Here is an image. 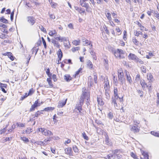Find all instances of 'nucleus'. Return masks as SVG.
<instances>
[{"instance_id": "f257e3e1", "label": "nucleus", "mask_w": 159, "mask_h": 159, "mask_svg": "<svg viewBox=\"0 0 159 159\" xmlns=\"http://www.w3.org/2000/svg\"><path fill=\"white\" fill-rule=\"evenodd\" d=\"M114 97L112 98L111 103L113 105L116 109H120V106L123 104V97H119L118 93V89L116 87H114Z\"/></svg>"}, {"instance_id": "f03ea898", "label": "nucleus", "mask_w": 159, "mask_h": 159, "mask_svg": "<svg viewBox=\"0 0 159 159\" xmlns=\"http://www.w3.org/2000/svg\"><path fill=\"white\" fill-rule=\"evenodd\" d=\"M82 90V93L80 97L79 101L80 102L84 104L85 99H86L88 101L90 100V92H87L85 87L83 88Z\"/></svg>"}, {"instance_id": "7ed1b4c3", "label": "nucleus", "mask_w": 159, "mask_h": 159, "mask_svg": "<svg viewBox=\"0 0 159 159\" xmlns=\"http://www.w3.org/2000/svg\"><path fill=\"white\" fill-rule=\"evenodd\" d=\"M125 51L118 48L114 51L113 54L116 58L122 59L125 58Z\"/></svg>"}, {"instance_id": "20e7f679", "label": "nucleus", "mask_w": 159, "mask_h": 159, "mask_svg": "<svg viewBox=\"0 0 159 159\" xmlns=\"http://www.w3.org/2000/svg\"><path fill=\"white\" fill-rule=\"evenodd\" d=\"M117 76L119 81L121 82V84H125V80L124 78V74L122 69L120 68L117 70Z\"/></svg>"}, {"instance_id": "39448f33", "label": "nucleus", "mask_w": 159, "mask_h": 159, "mask_svg": "<svg viewBox=\"0 0 159 159\" xmlns=\"http://www.w3.org/2000/svg\"><path fill=\"white\" fill-rule=\"evenodd\" d=\"M140 84L143 89L144 90L147 88L149 91L152 89V84L150 83H146L144 80L142 79L140 80Z\"/></svg>"}, {"instance_id": "423d86ee", "label": "nucleus", "mask_w": 159, "mask_h": 159, "mask_svg": "<svg viewBox=\"0 0 159 159\" xmlns=\"http://www.w3.org/2000/svg\"><path fill=\"white\" fill-rule=\"evenodd\" d=\"M104 83V89L105 91V93L106 94L107 93L108 94V97L109 98L110 97V95L109 93V92L110 90V87L108 79L107 78L105 79Z\"/></svg>"}, {"instance_id": "0eeeda50", "label": "nucleus", "mask_w": 159, "mask_h": 159, "mask_svg": "<svg viewBox=\"0 0 159 159\" xmlns=\"http://www.w3.org/2000/svg\"><path fill=\"white\" fill-rule=\"evenodd\" d=\"M105 14L106 17H107V19L109 21V22L110 23V25L112 27L115 26V24L112 21V18L111 17V14L109 12V11H106L105 13Z\"/></svg>"}, {"instance_id": "6e6552de", "label": "nucleus", "mask_w": 159, "mask_h": 159, "mask_svg": "<svg viewBox=\"0 0 159 159\" xmlns=\"http://www.w3.org/2000/svg\"><path fill=\"white\" fill-rule=\"evenodd\" d=\"M42 134L45 136H50L53 135L52 132L46 129L40 128Z\"/></svg>"}, {"instance_id": "1a4fd4ad", "label": "nucleus", "mask_w": 159, "mask_h": 159, "mask_svg": "<svg viewBox=\"0 0 159 159\" xmlns=\"http://www.w3.org/2000/svg\"><path fill=\"white\" fill-rule=\"evenodd\" d=\"M97 101L98 105L100 106H102L104 104V102L103 100L102 96L101 95L97 96Z\"/></svg>"}, {"instance_id": "9d476101", "label": "nucleus", "mask_w": 159, "mask_h": 159, "mask_svg": "<svg viewBox=\"0 0 159 159\" xmlns=\"http://www.w3.org/2000/svg\"><path fill=\"white\" fill-rule=\"evenodd\" d=\"M39 106V100L37 99L32 105L30 108V109L29 111L30 112L33 111L35 110V109Z\"/></svg>"}, {"instance_id": "9b49d317", "label": "nucleus", "mask_w": 159, "mask_h": 159, "mask_svg": "<svg viewBox=\"0 0 159 159\" xmlns=\"http://www.w3.org/2000/svg\"><path fill=\"white\" fill-rule=\"evenodd\" d=\"M82 41L84 43V46L91 45L92 47L93 46L92 42L88 39L85 37H83L82 39Z\"/></svg>"}, {"instance_id": "f8f14e48", "label": "nucleus", "mask_w": 159, "mask_h": 159, "mask_svg": "<svg viewBox=\"0 0 159 159\" xmlns=\"http://www.w3.org/2000/svg\"><path fill=\"white\" fill-rule=\"evenodd\" d=\"M130 130L134 133H136L139 132L140 130V127L139 125H133L131 129Z\"/></svg>"}, {"instance_id": "ddd939ff", "label": "nucleus", "mask_w": 159, "mask_h": 159, "mask_svg": "<svg viewBox=\"0 0 159 159\" xmlns=\"http://www.w3.org/2000/svg\"><path fill=\"white\" fill-rule=\"evenodd\" d=\"M125 76L127 81L129 84H131L132 82V80L129 72L125 70Z\"/></svg>"}, {"instance_id": "4468645a", "label": "nucleus", "mask_w": 159, "mask_h": 159, "mask_svg": "<svg viewBox=\"0 0 159 159\" xmlns=\"http://www.w3.org/2000/svg\"><path fill=\"white\" fill-rule=\"evenodd\" d=\"M111 15L114 18V21L115 23H117L118 24L120 23V20L116 18V16H117V14L116 12L113 11L111 12Z\"/></svg>"}, {"instance_id": "2eb2a0df", "label": "nucleus", "mask_w": 159, "mask_h": 159, "mask_svg": "<svg viewBox=\"0 0 159 159\" xmlns=\"http://www.w3.org/2000/svg\"><path fill=\"white\" fill-rule=\"evenodd\" d=\"M138 27L140 28V30L141 31H143L144 30L145 31H147L148 30L143 26L141 23H140L139 21L137 20L134 22Z\"/></svg>"}, {"instance_id": "dca6fc26", "label": "nucleus", "mask_w": 159, "mask_h": 159, "mask_svg": "<svg viewBox=\"0 0 159 159\" xmlns=\"http://www.w3.org/2000/svg\"><path fill=\"white\" fill-rule=\"evenodd\" d=\"M65 153L69 156L73 155V151L71 148L68 147L65 149Z\"/></svg>"}, {"instance_id": "f3484780", "label": "nucleus", "mask_w": 159, "mask_h": 159, "mask_svg": "<svg viewBox=\"0 0 159 159\" xmlns=\"http://www.w3.org/2000/svg\"><path fill=\"white\" fill-rule=\"evenodd\" d=\"M86 65L88 68L90 70H94V67L92 62L89 60L87 61Z\"/></svg>"}, {"instance_id": "a211bd4d", "label": "nucleus", "mask_w": 159, "mask_h": 159, "mask_svg": "<svg viewBox=\"0 0 159 159\" xmlns=\"http://www.w3.org/2000/svg\"><path fill=\"white\" fill-rule=\"evenodd\" d=\"M128 57L129 60L134 61H135L137 59L138 57L135 54L130 53L128 56Z\"/></svg>"}, {"instance_id": "6ab92c4d", "label": "nucleus", "mask_w": 159, "mask_h": 159, "mask_svg": "<svg viewBox=\"0 0 159 159\" xmlns=\"http://www.w3.org/2000/svg\"><path fill=\"white\" fill-rule=\"evenodd\" d=\"M47 82L48 84L49 87L50 88H54V85L52 83V77H49L47 78Z\"/></svg>"}, {"instance_id": "aec40b11", "label": "nucleus", "mask_w": 159, "mask_h": 159, "mask_svg": "<svg viewBox=\"0 0 159 159\" xmlns=\"http://www.w3.org/2000/svg\"><path fill=\"white\" fill-rule=\"evenodd\" d=\"M141 153L142 155L143 156V157H140V159H148L149 155L148 153L143 150H141Z\"/></svg>"}, {"instance_id": "412c9836", "label": "nucleus", "mask_w": 159, "mask_h": 159, "mask_svg": "<svg viewBox=\"0 0 159 159\" xmlns=\"http://www.w3.org/2000/svg\"><path fill=\"white\" fill-rule=\"evenodd\" d=\"M3 55L5 56L7 55L8 56V57L12 61L14 60L15 57L13 56L11 52H7L5 53Z\"/></svg>"}, {"instance_id": "4be33fe9", "label": "nucleus", "mask_w": 159, "mask_h": 159, "mask_svg": "<svg viewBox=\"0 0 159 159\" xmlns=\"http://www.w3.org/2000/svg\"><path fill=\"white\" fill-rule=\"evenodd\" d=\"M37 46H35L31 50L32 53L34 55H35L39 49V44L37 43Z\"/></svg>"}, {"instance_id": "5701e85b", "label": "nucleus", "mask_w": 159, "mask_h": 159, "mask_svg": "<svg viewBox=\"0 0 159 159\" xmlns=\"http://www.w3.org/2000/svg\"><path fill=\"white\" fill-rule=\"evenodd\" d=\"M67 100V99H66L63 101H59L57 106L58 107L61 108L63 107L66 104Z\"/></svg>"}, {"instance_id": "b1692460", "label": "nucleus", "mask_w": 159, "mask_h": 159, "mask_svg": "<svg viewBox=\"0 0 159 159\" xmlns=\"http://www.w3.org/2000/svg\"><path fill=\"white\" fill-rule=\"evenodd\" d=\"M132 41L133 43L136 46H139V45H141L142 44L139 42L136 37H133L132 39Z\"/></svg>"}, {"instance_id": "393cba45", "label": "nucleus", "mask_w": 159, "mask_h": 159, "mask_svg": "<svg viewBox=\"0 0 159 159\" xmlns=\"http://www.w3.org/2000/svg\"><path fill=\"white\" fill-rule=\"evenodd\" d=\"M52 8H56L58 6L57 3L53 2L52 0H48Z\"/></svg>"}, {"instance_id": "a878e982", "label": "nucleus", "mask_w": 159, "mask_h": 159, "mask_svg": "<svg viewBox=\"0 0 159 159\" xmlns=\"http://www.w3.org/2000/svg\"><path fill=\"white\" fill-rule=\"evenodd\" d=\"M64 79L67 82H69L72 79V77L69 74H66L64 75Z\"/></svg>"}, {"instance_id": "bb28decb", "label": "nucleus", "mask_w": 159, "mask_h": 159, "mask_svg": "<svg viewBox=\"0 0 159 159\" xmlns=\"http://www.w3.org/2000/svg\"><path fill=\"white\" fill-rule=\"evenodd\" d=\"M28 22L31 24L32 25H33L35 22V20L34 18L32 16H28Z\"/></svg>"}, {"instance_id": "cd10ccee", "label": "nucleus", "mask_w": 159, "mask_h": 159, "mask_svg": "<svg viewBox=\"0 0 159 159\" xmlns=\"http://www.w3.org/2000/svg\"><path fill=\"white\" fill-rule=\"evenodd\" d=\"M147 79L149 80V83H151L152 82L153 79V75L151 73H148L147 74Z\"/></svg>"}, {"instance_id": "c85d7f7f", "label": "nucleus", "mask_w": 159, "mask_h": 159, "mask_svg": "<svg viewBox=\"0 0 159 159\" xmlns=\"http://www.w3.org/2000/svg\"><path fill=\"white\" fill-rule=\"evenodd\" d=\"M82 70L83 68L81 67L78 69V70L76 71L75 73L73 76L74 78H76L77 76L80 73H82Z\"/></svg>"}, {"instance_id": "c756f323", "label": "nucleus", "mask_w": 159, "mask_h": 159, "mask_svg": "<svg viewBox=\"0 0 159 159\" xmlns=\"http://www.w3.org/2000/svg\"><path fill=\"white\" fill-rule=\"evenodd\" d=\"M57 32L56 30L52 29L49 31L48 34L51 36H53L54 35H56Z\"/></svg>"}, {"instance_id": "7c9ffc66", "label": "nucleus", "mask_w": 159, "mask_h": 159, "mask_svg": "<svg viewBox=\"0 0 159 159\" xmlns=\"http://www.w3.org/2000/svg\"><path fill=\"white\" fill-rule=\"evenodd\" d=\"M55 39L57 41L61 42L65 40V37H61L60 35H58L57 37L55 38Z\"/></svg>"}, {"instance_id": "2f4dec72", "label": "nucleus", "mask_w": 159, "mask_h": 159, "mask_svg": "<svg viewBox=\"0 0 159 159\" xmlns=\"http://www.w3.org/2000/svg\"><path fill=\"white\" fill-rule=\"evenodd\" d=\"M57 54L59 60H61L63 57V53L61 49H59L57 52Z\"/></svg>"}, {"instance_id": "473e14b6", "label": "nucleus", "mask_w": 159, "mask_h": 159, "mask_svg": "<svg viewBox=\"0 0 159 159\" xmlns=\"http://www.w3.org/2000/svg\"><path fill=\"white\" fill-rule=\"evenodd\" d=\"M83 104L79 102V103L77 105L76 107V108L79 111L80 113L81 111L82 110V106Z\"/></svg>"}, {"instance_id": "72a5a7b5", "label": "nucleus", "mask_w": 159, "mask_h": 159, "mask_svg": "<svg viewBox=\"0 0 159 159\" xmlns=\"http://www.w3.org/2000/svg\"><path fill=\"white\" fill-rule=\"evenodd\" d=\"M52 42L54 46L56 47L57 48H60V45L57 41L55 39H52Z\"/></svg>"}, {"instance_id": "f704fd0d", "label": "nucleus", "mask_w": 159, "mask_h": 159, "mask_svg": "<svg viewBox=\"0 0 159 159\" xmlns=\"http://www.w3.org/2000/svg\"><path fill=\"white\" fill-rule=\"evenodd\" d=\"M52 139V137H49L45 139L44 141L42 142V144L43 145L47 144L48 143V142H49L51 141Z\"/></svg>"}, {"instance_id": "c9c22d12", "label": "nucleus", "mask_w": 159, "mask_h": 159, "mask_svg": "<svg viewBox=\"0 0 159 159\" xmlns=\"http://www.w3.org/2000/svg\"><path fill=\"white\" fill-rule=\"evenodd\" d=\"M75 9L80 14L84 13L85 12L84 10L81 8H80L78 7H75Z\"/></svg>"}, {"instance_id": "e433bc0d", "label": "nucleus", "mask_w": 159, "mask_h": 159, "mask_svg": "<svg viewBox=\"0 0 159 159\" xmlns=\"http://www.w3.org/2000/svg\"><path fill=\"white\" fill-rule=\"evenodd\" d=\"M80 39L75 40L72 42V43L75 46L79 45L80 44Z\"/></svg>"}, {"instance_id": "4c0bfd02", "label": "nucleus", "mask_w": 159, "mask_h": 159, "mask_svg": "<svg viewBox=\"0 0 159 159\" xmlns=\"http://www.w3.org/2000/svg\"><path fill=\"white\" fill-rule=\"evenodd\" d=\"M134 34L135 36L138 37L140 35H142V33L141 31L135 30L134 31Z\"/></svg>"}, {"instance_id": "58836bf2", "label": "nucleus", "mask_w": 159, "mask_h": 159, "mask_svg": "<svg viewBox=\"0 0 159 159\" xmlns=\"http://www.w3.org/2000/svg\"><path fill=\"white\" fill-rule=\"evenodd\" d=\"M130 155L134 159H139L138 156L136 153H134L133 152H130Z\"/></svg>"}, {"instance_id": "ea45409f", "label": "nucleus", "mask_w": 159, "mask_h": 159, "mask_svg": "<svg viewBox=\"0 0 159 159\" xmlns=\"http://www.w3.org/2000/svg\"><path fill=\"white\" fill-rule=\"evenodd\" d=\"M150 133L152 135L159 138V131H152Z\"/></svg>"}, {"instance_id": "a19ab883", "label": "nucleus", "mask_w": 159, "mask_h": 159, "mask_svg": "<svg viewBox=\"0 0 159 159\" xmlns=\"http://www.w3.org/2000/svg\"><path fill=\"white\" fill-rule=\"evenodd\" d=\"M90 54L92 56L93 58V60H97V57L96 55V54L93 51H92L90 52Z\"/></svg>"}, {"instance_id": "79ce46f5", "label": "nucleus", "mask_w": 159, "mask_h": 159, "mask_svg": "<svg viewBox=\"0 0 159 159\" xmlns=\"http://www.w3.org/2000/svg\"><path fill=\"white\" fill-rule=\"evenodd\" d=\"M64 63H65L66 64H72L73 63L72 62V61L70 59H65L63 60Z\"/></svg>"}, {"instance_id": "37998d69", "label": "nucleus", "mask_w": 159, "mask_h": 159, "mask_svg": "<svg viewBox=\"0 0 159 159\" xmlns=\"http://www.w3.org/2000/svg\"><path fill=\"white\" fill-rule=\"evenodd\" d=\"M20 139L24 143H28L29 142V139L28 138L24 136L23 137H21Z\"/></svg>"}, {"instance_id": "c03bdc74", "label": "nucleus", "mask_w": 159, "mask_h": 159, "mask_svg": "<svg viewBox=\"0 0 159 159\" xmlns=\"http://www.w3.org/2000/svg\"><path fill=\"white\" fill-rule=\"evenodd\" d=\"M93 79L94 81V83L95 84H97L98 83L97 81V75L96 73V72H94L93 73Z\"/></svg>"}, {"instance_id": "a18cd8bd", "label": "nucleus", "mask_w": 159, "mask_h": 159, "mask_svg": "<svg viewBox=\"0 0 159 159\" xmlns=\"http://www.w3.org/2000/svg\"><path fill=\"white\" fill-rule=\"evenodd\" d=\"M137 59L135 61L137 63H138L141 65L143 64L144 63V61L141 59H139L138 57Z\"/></svg>"}, {"instance_id": "49530a36", "label": "nucleus", "mask_w": 159, "mask_h": 159, "mask_svg": "<svg viewBox=\"0 0 159 159\" xmlns=\"http://www.w3.org/2000/svg\"><path fill=\"white\" fill-rule=\"evenodd\" d=\"M54 109L55 108L54 107H48L44 108V110L46 111H53Z\"/></svg>"}, {"instance_id": "de8ad7c7", "label": "nucleus", "mask_w": 159, "mask_h": 159, "mask_svg": "<svg viewBox=\"0 0 159 159\" xmlns=\"http://www.w3.org/2000/svg\"><path fill=\"white\" fill-rule=\"evenodd\" d=\"M16 125L17 127H24L25 126V123H22L20 122L16 123Z\"/></svg>"}, {"instance_id": "09e8293b", "label": "nucleus", "mask_w": 159, "mask_h": 159, "mask_svg": "<svg viewBox=\"0 0 159 159\" xmlns=\"http://www.w3.org/2000/svg\"><path fill=\"white\" fill-rule=\"evenodd\" d=\"M80 48L79 47H74L71 48V50L73 52H74L77 51L79 50Z\"/></svg>"}, {"instance_id": "8fccbe9b", "label": "nucleus", "mask_w": 159, "mask_h": 159, "mask_svg": "<svg viewBox=\"0 0 159 159\" xmlns=\"http://www.w3.org/2000/svg\"><path fill=\"white\" fill-rule=\"evenodd\" d=\"M80 5L86 8V10L89 8V6L88 3H84L83 4L81 3Z\"/></svg>"}, {"instance_id": "3c124183", "label": "nucleus", "mask_w": 159, "mask_h": 159, "mask_svg": "<svg viewBox=\"0 0 159 159\" xmlns=\"http://www.w3.org/2000/svg\"><path fill=\"white\" fill-rule=\"evenodd\" d=\"M0 21L5 23H8L7 20L4 18V17H2L0 18Z\"/></svg>"}, {"instance_id": "603ef678", "label": "nucleus", "mask_w": 159, "mask_h": 159, "mask_svg": "<svg viewBox=\"0 0 159 159\" xmlns=\"http://www.w3.org/2000/svg\"><path fill=\"white\" fill-rule=\"evenodd\" d=\"M103 28L104 29V30L105 31L106 33L107 34L109 35L110 34V32L108 29L106 25H104L103 26Z\"/></svg>"}, {"instance_id": "864d4df0", "label": "nucleus", "mask_w": 159, "mask_h": 159, "mask_svg": "<svg viewBox=\"0 0 159 159\" xmlns=\"http://www.w3.org/2000/svg\"><path fill=\"white\" fill-rule=\"evenodd\" d=\"M34 92L35 90L33 89V88H32L29 90L28 93V95H29V96H31L34 93Z\"/></svg>"}, {"instance_id": "5fc2aeb1", "label": "nucleus", "mask_w": 159, "mask_h": 159, "mask_svg": "<svg viewBox=\"0 0 159 159\" xmlns=\"http://www.w3.org/2000/svg\"><path fill=\"white\" fill-rule=\"evenodd\" d=\"M46 73L49 77H50L52 76V74L50 73V70L49 68L47 69L46 71Z\"/></svg>"}, {"instance_id": "6e6d98bb", "label": "nucleus", "mask_w": 159, "mask_h": 159, "mask_svg": "<svg viewBox=\"0 0 159 159\" xmlns=\"http://www.w3.org/2000/svg\"><path fill=\"white\" fill-rule=\"evenodd\" d=\"M73 149L74 151L76 153H78L79 152V149L76 146L73 147Z\"/></svg>"}, {"instance_id": "4d7b16f0", "label": "nucleus", "mask_w": 159, "mask_h": 159, "mask_svg": "<svg viewBox=\"0 0 159 159\" xmlns=\"http://www.w3.org/2000/svg\"><path fill=\"white\" fill-rule=\"evenodd\" d=\"M52 79L54 82H56L57 80V77L56 75L54 74H53L52 75Z\"/></svg>"}, {"instance_id": "13d9d810", "label": "nucleus", "mask_w": 159, "mask_h": 159, "mask_svg": "<svg viewBox=\"0 0 159 159\" xmlns=\"http://www.w3.org/2000/svg\"><path fill=\"white\" fill-rule=\"evenodd\" d=\"M141 71L143 73H145L146 72V67L144 66H142L141 67Z\"/></svg>"}, {"instance_id": "bf43d9fd", "label": "nucleus", "mask_w": 159, "mask_h": 159, "mask_svg": "<svg viewBox=\"0 0 159 159\" xmlns=\"http://www.w3.org/2000/svg\"><path fill=\"white\" fill-rule=\"evenodd\" d=\"M7 97H3V98H1L0 99V105H2L3 102L6 100Z\"/></svg>"}, {"instance_id": "052dcab7", "label": "nucleus", "mask_w": 159, "mask_h": 159, "mask_svg": "<svg viewBox=\"0 0 159 159\" xmlns=\"http://www.w3.org/2000/svg\"><path fill=\"white\" fill-rule=\"evenodd\" d=\"M82 135L83 137L86 140H89V139L88 136L86 135V133L84 132L83 133Z\"/></svg>"}, {"instance_id": "680f3d73", "label": "nucleus", "mask_w": 159, "mask_h": 159, "mask_svg": "<svg viewBox=\"0 0 159 159\" xmlns=\"http://www.w3.org/2000/svg\"><path fill=\"white\" fill-rule=\"evenodd\" d=\"M123 39L125 40H126L127 39L126 37L127 36L126 31L124 30L123 32Z\"/></svg>"}, {"instance_id": "e2e57ef3", "label": "nucleus", "mask_w": 159, "mask_h": 159, "mask_svg": "<svg viewBox=\"0 0 159 159\" xmlns=\"http://www.w3.org/2000/svg\"><path fill=\"white\" fill-rule=\"evenodd\" d=\"M140 121L139 120H134V125H139L140 124Z\"/></svg>"}, {"instance_id": "0e129e2a", "label": "nucleus", "mask_w": 159, "mask_h": 159, "mask_svg": "<svg viewBox=\"0 0 159 159\" xmlns=\"http://www.w3.org/2000/svg\"><path fill=\"white\" fill-rule=\"evenodd\" d=\"M103 62L105 65H108V60L107 57L106 56V58L104 59Z\"/></svg>"}, {"instance_id": "69168bd1", "label": "nucleus", "mask_w": 159, "mask_h": 159, "mask_svg": "<svg viewBox=\"0 0 159 159\" xmlns=\"http://www.w3.org/2000/svg\"><path fill=\"white\" fill-rule=\"evenodd\" d=\"M150 10L148 11H147V13L149 16H151L152 15V13L153 12V10L151 9H149Z\"/></svg>"}, {"instance_id": "338daca9", "label": "nucleus", "mask_w": 159, "mask_h": 159, "mask_svg": "<svg viewBox=\"0 0 159 159\" xmlns=\"http://www.w3.org/2000/svg\"><path fill=\"white\" fill-rule=\"evenodd\" d=\"M41 39H42V42H43V44L44 45V47L45 48H46L47 45H46V43L45 42V41L43 37H42L41 38Z\"/></svg>"}, {"instance_id": "774afa93", "label": "nucleus", "mask_w": 159, "mask_h": 159, "mask_svg": "<svg viewBox=\"0 0 159 159\" xmlns=\"http://www.w3.org/2000/svg\"><path fill=\"white\" fill-rule=\"evenodd\" d=\"M0 38L2 39H5L6 38V35L2 33L0 34Z\"/></svg>"}]
</instances>
